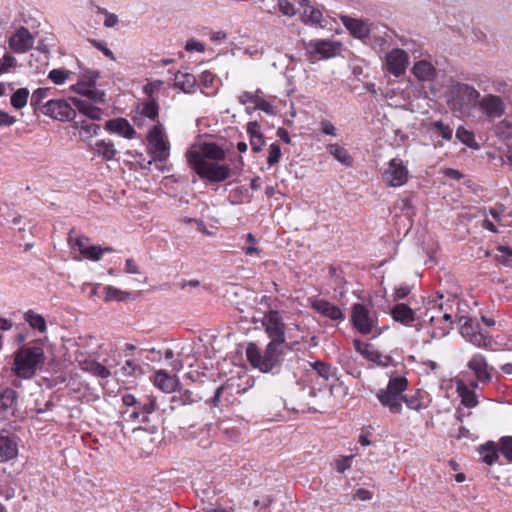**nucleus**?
I'll return each instance as SVG.
<instances>
[{
  "instance_id": "obj_38",
  "label": "nucleus",
  "mask_w": 512,
  "mask_h": 512,
  "mask_svg": "<svg viewBox=\"0 0 512 512\" xmlns=\"http://www.w3.org/2000/svg\"><path fill=\"white\" fill-rule=\"evenodd\" d=\"M327 150L341 164L347 167L352 166L353 158L343 146L339 144H329L327 145Z\"/></svg>"
},
{
  "instance_id": "obj_47",
  "label": "nucleus",
  "mask_w": 512,
  "mask_h": 512,
  "mask_svg": "<svg viewBox=\"0 0 512 512\" xmlns=\"http://www.w3.org/2000/svg\"><path fill=\"white\" fill-rule=\"evenodd\" d=\"M72 72L65 68H57L49 71L47 78L55 85H63L71 79Z\"/></svg>"
},
{
  "instance_id": "obj_49",
  "label": "nucleus",
  "mask_w": 512,
  "mask_h": 512,
  "mask_svg": "<svg viewBox=\"0 0 512 512\" xmlns=\"http://www.w3.org/2000/svg\"><path fill=\"white\" fill-rule=\"evenodd\" d=\"M104 291H105L104 300L106 302L125 301V300L129 299V297H130L129 292L123 291V290H121L117 287L111 286V285L106 286L104 288Z\"/></svg>"
},
{
  "instance_id": "obj_22",
  "label": "nucleus",
  "mask_w": 512,
  "mask_h": 512,
  "mask_svg": "<svg viewBox=\"0 0 512 512\" xmlns=\"http://www.w3.org/2000/svg\"><path fill=\"white\" fill-rule=\"evenodd\" d=\"M427 129L435 147H442L443 140L450 141L453 137V128L443 121H432L428 124Z\"/></svg>"
},
{
  "instance_id": "obj_46",
  "label": "nucleus",
  "mask_w": 512,
  "mask_h": 512,
  "mask_svg": "<svg viewBox=\"0 0 512 512\" xmlns=\"http://www.w3.org/2000/svg\"><path fill=\"white\" fill-rule=\"evenodd\" d=\"M246 245L242 247V251L246 256H255L261 258L262 249L257 246L258 240L251 233L245 236Z\"/></svg>"
},
{
  "instance_id": "obj_31",
  "label": "nucleus",
  "mask_w": 512,
  "mask_h": 512,
  "mask_svg": "<svg viewBox=\"0 0 512 512\" xmlns=\"http://www.w3.org/2000/svg\"><path fill=\"white\" fill-rule=\"evenodd\" d=\"M18 455V443L14 437L0 433V462H8Z\"/></svg>"
},
{
  "instance_id": "obj_5",
  "label": "nucleus",
  "mask_w": 512,
  "mask_h": 512,
  "mask_svg": "<svg viewBox=\"0 0 512 512\" xmlns=\"http://www.w3.org/2000/svg\"><path fill=\"white\" fill-rule=\"evenodd\" d=\"M282 345L276 341H270L266 349L261 351L256 344L249 343L246 348L247 360L254 368L259 369L261 372H270L280 362L283 353Z\"/></svg>"
},
{
  "instance_id": "obj_36",
  "label": "nucleus",
  "mask_w": 512,
  "mask_h": 512,
  "mask_svg": "<svg viewBox=\"0 0 512 512\" xmlns=\"http://www.w3.org/2000/svg\"><path fill=\"white\" fill-rule=\"evenodd\" d=\"M247 133L249 135L250 145L253 152H260L265 144L260 125L254 121L247 124Z\"/></svg>"
},
{
  "instance_id": "obj_2",
  "label": "nucleus",
  "mask_w": 512,
  "mask_h": 512,
  "mask_svg": "<svg viewBox=\"0 0 512 512\" xmlns=\"http://www.w3.org/2000/svg\"><path fill=\"white\" fill-rule=\"evenodd\" d=\"M480 93L471 85L455 82L445 92L448 108L461 118L472 116V108L476 107Z\"/></svg>"
},
{
  "instance_id": "obj_53",
  "label": "nucleus",
  "mask_w": 512,
  "mask_h": 512,
  "mask_svg": "<svg viewBox=\"0 0 512 512\" xmlns=\"http://www.w3.org/2000/svg\"><path fill=\"white\" fill-rule=\"evenodd\" d=\"M96 12L98 14H102L104 15V21H103V24L105 27L107 28H113L115 27L118 22H119V19H118V16L114 13H111L109 12L108 10L104 9V8H101V7H97L96 8Z\"/></svg>"
},
{
  "instance_id": "obj_1",
  "label": "nucleus",
  "mask_w": 512,
  "mask_h": 512,
  "mask_svg": "<svg viewBox=\"0 0 512 512\" xmlns=\"http://www.w3.org/2000/svg\"><path fill=\"white\" fill-rule=\"evenodd\" d=\"M225 151L213 142H197L186 152L189 166L203 180L219 183L231 176V168L225 163Z\"/></svg>"
},
{
  "instance_id": "obj_7",
  "label": "nucleus",
  "mask_w": 512,
  "mask_h": 512,
  "mask_svg": "<svg viewBox=\"0 0 512 512\" xmlns=\"http://www.w3.org/2000/svg\"><path fill=\"white\" fill-rule=\"evenodd\" d=\"M150 153L155 161H166L170 155V143L165 134L164 127L154 125L147 134Z\"/></svg>"
},
{
  "instance_id": "obj_55",
  "label": "nucleus",
  "mask_w": 512,
  "mask_h": 512,
  "mask_svg": "<svg viewBox=\"0 0 512 512\" xmlns=\"http://www.w3.org/2000/svg\"><path fill=\"white\" fill-rule=\"evenodd\" d=\"M355 457L354 454L350 456H341L334 461L335 469L339 473H344L351 468V461Z\"/></svg>"
},
{
  "instance_id": "obj_35",
  "label": "nucleus",
  "mask_w": 512,
  "mask_h": 512,
  "mask_svg": "<svg viewBox=\"0 0 512 512\" xmlns=\"http://www.w3.org/2000/svg\"><path fill=\"white\" fill-rule=\"evenodd\" d=\"M391 316L395 321L406 326L410 325L415 320L414 311L408 305L403 303L397 304L391 310Z\"/></svg>"
},
{
  "instance_id": "obj_54",
  "label": "nucleus",
  "mask_w": 512,
  "mask_h": 512,
  "mask_svg": "<svg viewBox=\"0 0 512 512\" xmlns=\"http://www.w3.org/2000/svg\"><path fill=\"white\" fill-rule=\"evenodd\" d=\"M277 5L279 11L287 17H293L297 13L296 7L289 0H277Z\"/></svg>"
},
{
  "instance_id": "obj_56",
  "label": "nucleus",
  "mask_w": 512,
  "mask_h": 512,
  "mask_svg": "<svg viewBox=\"0 0 512 512\" xmlns=\"http://www.w3.org/2000/svg\"><path fill=\"white\" fill-rule=\"evenodd\" d=\"M313 370L323 379L327 380L332 375L331 367L324 362L317 361L311 364Z\"/></svg>"
},
{
  "instance_id": "obj_63",
  "label": "nucleus",
  "mask_w": 512,
  "mask_h": 512,
  "mask_svg": "<svg viewBox=\"0 0 512 512\" xmlns=\"http://www.w3.org/2000/svg\"><path fill=\"white\" fill-rule=\"evenodd\" d=\"M90 374L100 378V379H107L110 377L111 372L110 370L104 366L101 363H98L94 368L91 370Z\"/></svg>"
},
{
  "instance_id": "obj_57",
  "label": "nucleus",
  "mask_w": 512,
  "mask_h": 512,
  "mask_svg": "<svg viewBox=\"0 0 512 512\" xmlns=\"http://www.w3.org/2000/svg\"><path fill=\"white\" fill-rule=\"evenodd\" d=\"M496 260L502 264H509L512 257V249L508 246H499L497 248Z\"/></svg>"
},
{
  "instance_id": "obj_52",
  "label": "nucleus",
  "mask_w": 512,
  "mask_h": 512,
  "mask_svg": "<svg viewBox=\"0 0 512 512\" xmlns=\"http://www.w3.org/2000/svg\"><path fill=\"white\" fill-rule=\"evenodd\" d=\"M281 154V148L277 143H272L269 146L267 157V164L269 168H271L280 161Z\"/></svg>"
},
{
  "instance_id": "obj_24",
  "label": "nucleus",
  "mask_w": 512,
  "mask_h": 512,
  "mask_svg": "<svg viewBox=\"0 0 512 512\" xmlns=\"http://www.w3.org/2000/svg\"><path fill=\"white\" fill-rule=\"evenodd\" d=\"M105 129L112 134H117L126 139H133L136 131L125 118H115L106 121Z\"/></svg>"
},
{
  "instance_id": "obj_11",
  "label": "nucleus",
  "mask_w": 512,
  "mask_h": 512,
  "mask_svg": "<svg viewBox=\"0 0 512 512\" xmlns=\"http://www.w3.org/2000/svg\"><path fill=\"white\" fill-rule=\"evenodd\" d=\"M69 244L73 251H78L82 258L91 261H99L105 253L113 252L111 247H101L99 245H93L89 238L79 236L75 238H69Z\"/></svg>"
},
{
  "instance_id": "obj_30",
  "label": "nucleus",
  "mask_w": 512,
  "mask_h": 512,
  "mask_svg": "<svg viewBox=\"0 0 512 512\" xmlns=\"http://www.w3.org/2000/svg\"><path fill=\"white\" fill-rule=\"evenodd\" d=\"M456 392L461 399V404L466 408H474L478 405V396L468 384L462 380H456Z\"/></svg>"
},
{
  "instance_id": "obj_20",
  "label": "nucleus",
  "mask_w": 512,
  "mask_h": 512,
  "mask_svg": "<svg viewBox=\"0 0 512 512\" xmlns=\"http://www.w3.org/2000/svg\"><path fill=\"white\" fill-rule=\"evenodd\" d=\"M432 402L430 394L423 390L417 389L409 394H404L403 403L412 411L420 412L427 409Z\"/></svg>"
},
{
  "instance_id": "obj_60",
  "label": "nucleus",
  "mask_w": 512,
  "mask_h": 512,
  "mask_svg": "<svg viewBox=\"0 0 512 512\" xmlns=\"http://www.w3.org/2000/svg\"><path fill=\"white\" fill-rule=\"evenodd\" d=\"M256 109L261 110L269 115H273L275 113L273 105L260 96H258L255 106L252 107V110Z\"/></svg>"
},
{
  "instance_id": "obj_32",
  "label": "nucleus",
  "mask_w": 512,
  "mask_h": 512,
  "mask_svg": "<svg viewBox=\"0 0 512 512\" xmlns=\"http://www.w3.org/2000/svg\"><path fill=\"white\" fill-rule=\"evenodd\" d=\"M23 320L28 326L38 334H46L48 331L47 322L43 315L33 309H29L23 314Z\"/></svg>"
},
{
  "instance_id": "obj_59",
  "label": "nucleus",
  "mask_w": 512,
  "mask_h": 512,
  "mask_svg": "<svg viewBox=\"0 0 512 512\" xmlns=\"http://www.w3.org/2000/svg\"><path fill=\"white\" fill-rule=\"evenodd\" d=\"M90 43L96 48L98 49L99 51H101L106 57H108L109 59L115 61L116 58H115V55L114 53L112 52L111 49L108 48L107 46V43L105 41H99V40H96V39H92L90 40Z\"/></svg>"
},
{
  "instance_id": "obj_45",
  "label": "nucleus",
  "mask_w": 512,
  "mask_h": 512,
  "mask_svg": "<svg viewBox=\"0 0 512 512\" xmlns=\"http://www.w3.org/2000/svg\"><path fill=\"white\" fill-rule=\"evenodd\" d=\"M456 137L461 143L465 144L466 146L473 149H479V144L475 140L474 133L466 129L465 127H458V129L456 130Z\"/></svg>"
},
{
  "instance_id": "obj_37",
  "label": "nucleus",
  "mask_w": 512,
  "mask_h": 512,
  "mask_svg": "<svg viewBox=\"0 0 512 512\" xmlns=\"http://www.w3.org/2000/svg\"><path fill=\"white\" fill-rule=\"evenodd\" d=\"M196 78L193 74L179 71L174 78V85L185 93H191L196 86Z\"/></svg>"
},
{
  "instance_id": "obj_10",
  "label": "nucleus",
  "mask_w": 512,
  "mask_h": 512,
  "mask_svg": "<svg viewBox=\"0 0 512 512\" xmlns=\"http://www.w3.org/2000/svg\"><path fill=\"white\" fill-rule=\"evenodd\" d=\"M409 169L400 158H393L386 164L381 173L382 181L389 187L397 188L405 185L409 180Z\"/></svg>"
},
{
  "instance_id": "obj_9",
  "label": "nucleus",
  "mask_w": 512,
  "mask_h": 512,
  "mask_svg": "<svg viewBox=\"0 0 512 512\" xmlns=\"http://www.w3.org/2000/svg\"><path fill=\"white\" fill-rule=\"evenodd\" d=\"M434 302V300L428 301V305H433L427 309L424 317L425 321H429L431 324L435 325L431 332V337L442 338L446 336L451 329L452 317L449 313L442 312V307H437Z\"/></svg>"
},
{
  "instance_id": "obj_25",
  "label": "nucleus",
  "mask_w": 512,
  "mask_h": 512,
  "mask_svg": "<svg viewBox=\"0 0 512 512\" xmlns=\"http://www.w3.org/2000/svg\"><path fill=\"white\" fill-rule=\"evenodd\" d=\"M311 306L319 314L331 320L338 321L344 318L341 309L327 300L315 298L311 300Z\"/></svg>"
},
{
  "instance_id": "obj_44",
  "label": "nucleus",
  "mask_w": 512,
  "mask_h": 512,
  "mask_svg": "<svg viewBox=\"0 0 512 512\" xmlns=\"http://www.w3.org/2000/svg\"><path fill=\"white\" fill-rule=\"evenodd\" d=\"M480 455L482 461L487 465L494 464L498 459V449L497 445L494 442L487 443L483 445L480 450Z\"/></svg>"
},
{
  "instance_id": "obj_15",
  "label": "nucleus",
  "mask_w": 512,
  "mask_h": 512,
  "mask_svg": "<svg viewBox=\"0 0 512 512\" xmlns=\"http://www.w3.org/2000/svg\"><path fill=\"white\" fill-rule=\"evenodd\" d=\"M461 335L476 347H490L491 338L480 330L479 324L473 319H466L460 328Z\"/></svg>"
},
{
  "instance_id": "obj_64",
  "label": "nucleus",
  "mask_w": 512,
  "mask_h": 512,
  "mask_svg": "<svg viewBox=\"0 0 512 512\" xmlns=\"http://www.w3.org/2000/svg\"><path fill=\"white\" fill-rule=\"evenodd\" d=\"M411 292L410 286L406 284H401L400 286L396 287L393 292V300L398 301L401 299L406 298Z\"/></svg>"
},
{
  "instance_id": "obj_8",
  "label": "nucleus",
  "mask_w": 512,
  "mask_h": 512,
  "mask_svg": "<svg viewBox=\"0 0 512 512\" xmlns=\"http://www.w3.org/2000/svg\"><path fill=\"white\" fill-rule=\"evenodd\" d=\"M98 78L99 72L94 70H84L81 72L79 80L70 86V91L86 96L94 101L104 102L105 93L95 89V84Z\"/></svg>"
},
{
  "instance_id": "obj_12",
  "label": "nucleus",
  "mask_w": 512,
  "mask_h": 512,
  "mask_svg": "<svg viewBox=\"0 0 512 512\" xmlns=\"http://www.w3.org/2000/svg\"><path fill=\"white\" fill-rule=\"evenodd\" d=\"M41 113L61 122L70 121L76 116L75 109L65 99H50L46 101L41 107Z\"/></svg>"
},
{
  "instance_id": "obj_34",
  "label": "nucleus",
  "mask_w": 512,
  "mask_h": 512,
  "mask_svg": "<svg viewBox=\"0 0 512 512\" xmlns=\"http://www.w3.org/2000/svg\"><path fill=\"white\" fill-rule=\"evenodd\" d=\"M73 128L78 130L80 139L85 142L90 141L94 136L98 135L100 130V126L98 124H94L86 120L75 121Z\"/></svg>"
},
{
  "instance_id": "obj_42",
  "label": "nucleus",
  "mask_w": 512,
  "mask_h": 512,
  "mask_svg": "<svg viewBox=\"0 0 512 512\" xmlns=\"http://www.w3.org/2000/svg\"><path fill=\"white\" fill-rule=\"evenodd\" d=\"M29 97L30 91L28 88H18L12 93L10 98V104L14 109L21 110L27 105Z\"/></svg>"
},
{
  "instance_id": "obj_18",
  "label": "nucleus",
  "mask_w": 512,
  "mask_h": 512,
  "mask_svg": "<svg viewBox=\"0 0 512 512\" xmlns=\"http://www.w3.org/2000/svg\"><path fill=\"white\" fill-rule=\"evenodd\" d=\"M411 73L420 82H432L438 75L437 68L432 63L430 56L415 60Z\"/></svg>"
},
{
  "instance_id": "obj_26",
  "label": "nucleus",
  "mask_w": 512,
  "mask_h": 512,
  "mask_svg": "<svg viewBox=\"0 0 512 512\" xmlns=\"http://www.w3.org/2000/svg\"><path fill=\"white\" fill-rule=\"evenodd\" d=\"M341 20L349 32L356 38L364 39L372 32L371 25L364 20L342 16Z\"/></svg>"
},
{
  "instance_id": "obj_43",
  "label": "nucleus",
  "mask_w": 512,
  "mask_h": 512,
  "mask_svg": "<svg viewBox=\"0 0 512 512\" xmlns=\"http://www.w3.org/2000/svg\"><path fill=\"white\" fill-rule=\"evenodd\" d=\"M363 357L366 358L368 361H371L377 364L378 366L382 367H387L392 363V358L389 355L382 354L373 346H371L369 350L366 351Z\"/></svg>"
},
{
  "instance_id": "obj_17",
  "label": "nucleus",
  "mask_w": 512,
  "mask_h": 512,
  "mask_svg": "<svg viewBox=\"0 0 512 512\" xmlns=\"http://www.w3.org/2000/svg\"><path fill=\"white\" fill-rule=\"evenodd\" d=\"M35 38L26 27H18L8 37V46L16 54H24L34 46Z\"/></svg>"
},
{
  "instance_id": "obj_39",
  "label": "nucleus",
  "mask_w": 512,
  "mask_h": 512,
  "mask_svg": "<svg viewBox=\"0 0 512 512\" xmlns=\"http://www.w3.org/2000/svg\"><path fill=\"white\" fill-rule=\"evenodd\" d=\"M53 94V88L51 87H40L35 89L31 94L30 105L34 111L39 110L45 104L44 100Z\"/></svg>"
},
{
  "instance_id": "obj_3",
  "label": "nucleus",
  "mask_w": 512,
  "mask_h": 512,
  "mask_svg": "<svg viewBox=\"0 0 512 512\" xmlns=\"http://www.w3.org/2000/svg\"><path fill=\"white\" fill-rule=\"evenodd\" d=\"M44 361L45 354L42 347L26 345L15 352L12 371L21 379H30Z\"/></svg>"
},
{
  "instance_id": "obj_40",
  "label": "nucleus",
  "mask_w": 512,
  "mask_h": 512,
  "mask_svg": "<svg viewBox=\"0 0 512 512\" xmlns=\"http://www.w3.org/2000/svg\"><path fill=\"white\" fill-rule=\"evenodd\" d=\"M199 84L202 87V92L205 95H213L217 91L216 77L210 71H204L199 77Z\"/></svg>"
},
{
  "instance_id": "obj_13",
  "label": "nucleus",
  "mask_w": 512,
  "mask_h": 512,
  "mask_svg": "<svg viewBox=\"0 0 512 512\" xmlns=\"http://www.w3.org/2000/svg\"><path fill=\"white\" fill-rule=\"evenodd\" d=\"M408 65V53L403 49L393 48L385 54L382 68L394 77H401L406 73Z\"/></svg>"
},
{
  "instance_id": "obj_50",
  "label": "nucleus",
  "mask_w": 512,
  "mask_h": 512,
  "mask_svg": "<svg viewBox=\"0 0 512 512\" xmlns=\"http://www.w3.org/2000/svg\"><path fill=\"white\" fill-rule=\"evenodd\" d=\"M16 66L17 59L10 52H5L0 58V76L11 72Z\"/></svg>"
},
{
  "instance_id": "obj_51",
  "label": "nucleus",
  "mask_w": 512,
  "mask_h": 512,
  "mask_svg": "<svg viewBox=\"0 0 512 512\" xmlns=\"http://www.w3.org/2000/svg\"><path fill=\"white\" fill-rule=\"evenodd\" d=\"M500 453L509 462H512V436H503L500 441Z\"/></svg>"
},
{
  "instance_id": "obj_48",
  "label": "nucleus",
  "mask_w": 512,
  "mask_h": 512,
  "mask_svg": "<svg viewBox=\"0 0 512 512\" xmlns=\"http://www.w3.org/2000/svg\"><path fill=\"white\" fill-rule=\"evenodd\" d=\"M75 361L81 370L88 373H90L94 366H96L99 363L95 359H92L85 352L80 350H77L75 352Z\"/></svg>"
},
{
  "instance_id": "obj_28",
  "label": "nucleus",
  "mask_w": 512,
  "mask_h": 512,
  "mask_svg": "<svg viewBox=\"0 0 512 512\" xmlns=\"http://www.w3.org/2000/svg\"><path fill=\"white\" fill-rule=\"evenodd\" d=\"M301 12V20L303 23L308 25L323 26V14L322 11L313 6L309 0H302L299 2Z\"/></svg>"
},
{
  "instance_id": "obj_61",
  "label": "nucleus",
  "mask_w": 512,
  "mask_h": 512,
  "mask_svg": "<svg viewBox=\"0 0 512 512\" xmlns=\"http://www.w3.org/2000/svg\"><path fill=\"white\" fill-rule=\"evenodd\" d=\"M259 91H256V92H248V91H244L242 92L239 96H238V101L243 104V105H247V104H253L255 106V103L257 101V98L259 96Z\"/></svg>"
},
{
  "instance_id": "obj_33",
  "label": "nucleus",
  "mask_w": 512,
  "mask_h": 512,
  "mask_svg": "<svg viewBox=\"0 0 512 512\" xmlns=\"http://www.w3.org/2000/svg\"><path fill=\"white\" fill-rule=\"evenodd\" d=\"M71 100L80 114H83L91 120L98 121L102 119L103 111L101 108L95 106L91 102L79 98H72Z\"/></svg>"
},
{
  "instance_id": "obj_41",
  "label": "nucleus",
  "mask_w": 512,
  "mask_h": 512,
  "mask_svg": "<svg viewBox=\"0 0 512 512\" xmlns=\"http://www.w3.org/2000/svg\"><path fill=\"white\" fill-rule=\"evenodd\" d=\"M94 151L97 155L101 156L104 160H112L116 155V149L111 141L98 140L95 143Z\"/></svg>"
},
{
  "instance_id": "obj_6",
  "label": "nucleus",
  "mask_w": 512,
  "mask_h": 512,
  "mask_svg": "<svg viewBox=\"0 0 512 512\" xmlns=\"http://www.w3.org/2000/svg\"><path fill=\"white\" fill-rule=\"evenodd\" d=\"M351 321L353 327L361 334L367 335L374 332L378 318L376 312L369 309L362 303H355L352 306Z\"/></svg>"
},
{
  "instance_id": "obj_29",
  "label": "nucleus",
  "mask_w": 512,
  "mask_h": 512,
  "mask_svg": "<svg viewBox=\"0 0 512 512\" xmlns=\"http://www.w3.org/2000/svg\"><path fill=\"white\" fill-rule=\"evenodd\" d=\"M158 111L159 108L157 103L154 100H148L137 107L133 120L141 127L144 125V118L154 120L158 116Z\"/></svg>"
},
{
  "instance_id": "obj_58",
  "label": "nucleus",
  "mask_w": 512,
  "mask_h": 512,
  "mask_svg": "<svg viewBox=\"0 0 512 512\" xmlns=\"http://www.w3.org/2000/svg\"><path fill=\"white\" fill-rule=\"evenodd\" d=\"M172 402H176L179 405H189L195 402V400L192 397V392L189 390H184L182 392H179L178 395H175L172 397Z\"/></svg>"
},
{
  "instance_id": "obj_16",
  "label": "nucleus",
  "mask_w": 512,
  "mask_h": 512,
  "mask_svg": "<svg viewBox=\"0 0 512 512\" xmlns=\"http://www.w3.org/2000/svg\"><path fill=\"white\" fill-rule=\"evenodd\" d=\"M476 107L489 119L500 118L505 112L503 99L494 94L480 95Z\"/></svg>"
},
{
  "instance_id": "obj_27",
  "label": "nucleus",
  "mask_w": 512,
  "mask_h": 512,
  "mask_svg": "<svg viewBox=\"0 0 512 512\" xmlns=\"http://www.w3.org/2000/svg\"><path fill=\"white\" fill-rule=\"evenodd\" d=\"M17 392L6 388L0 393V419H6L14 415L17 404Z\"/></svg>"
},
{
  "instance_id": "obj_19",
  "label": "nucleus",
  "mask_w": 512,
  "mask_h": 512,
  "mask_svg": "<svg viewBox=\"0 0 512 512\" xmlns=\"http://www.w3.org/2000/svg\"><path fill=\"white\" fill-rule=\"evenodd\" d=\"M153 385L164 393H173L177 390L180 381L177 375L169 374L164 369L154 371L150 376Z\"/></svg>"
},
{
  "instance_id": "obj_14",
  "label": "nucleus",
  "mask_w": 512,
  "mask_h": 512,
  "mask_svg": "<svg viewBox=\"0 0 512 512\" xmlns=\"http://www.w3.org/2000/svg\"><path fill=\"white\" fill-rule=\"evenodd\" d=\"M262 325L265 332L271 339L270 341H276L277 343H285V323L283 322L281 314L276 310H270L265 313Z\"/></svg>"
},
{
  "instance_id": "obj_23",
  "label": "nucleus",
  "mask_w": 512,
  "mask_h": 512,
  "mask_svg": "<svg viewBox=\"0 0 512 512\" xmlns=\"http://www.w3.org/2000/svg\"><path fill=\"white\" fill-rule=\"evenodd\" d=\"M309 46L314 53L321 55L322 58L334 57L340 54L342 48L341 42L331 40H311Z\"/></svg>"
},
{
  "instance_id": "obj_21",
  "label": "nucleus",
  "mask_w": 512,
  "mask_h": 512,
  "mask_svg": "<svg viewBox=\"0 0 512 512\" xmlns=\"http://www.w3.org/2000/svg\"><path fill=\"white\" fill-rule=\"evenodd\" d=\"M467 367L473 372L478 381L487 383L491 380L490 368L483 354L476 353L472 355L467 362Z\"/></svg>"
},
{
  "instance_id": "obj_4",
  "label": "nucleus",
  "mask_w": 512,
  "mask_h": 512,
  "mask_svg": "<svg viewBox=\"0 0 512 512\" xmlns=\"http://www.w3.org/2000/svg\"><path fill=\"white\" fill-rule=\"evenodd\" d=\"M409 382L404 376H394L388 381L385 388L379 389L375 396L383 408L388 409L391 414L403 412V396Z\"/></svg>"
},
{
  "instance_id": "obj_62",
  "label": "nucleus",
  "mask_w": 512,
  "mask_h": 512,
  "mask_svg": "<svg viewBox=\"0 0 512 512\" xmlns=\"http://www.w3.org/2000/svg\"><path fill=\"white\" fill-rule=\"evenodd\" d=\"M205 44L199 40H196L194 38L192 39H189L186 44H185V49L188 51V52H204L205 51Z\"/></svg>"
}]
</instances>
